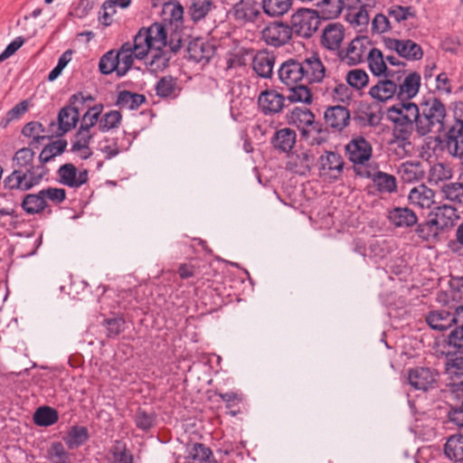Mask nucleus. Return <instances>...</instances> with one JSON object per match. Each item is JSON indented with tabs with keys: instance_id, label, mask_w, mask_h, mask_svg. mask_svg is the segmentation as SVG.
Instances as JSON below:
<instances>
[{
	"instance_id": "69168bd1",
	"label": "nucleus",
	"mask_w": 463,
	"mask_h": 463,
	"mask_svg": "<svg viewBox=\"0 0 463 463\" xmlns=\"http://www.w3.org/2000/svg\"><path fill=\"white\" fill-rule=\"evenodd\" d=\"M44 201H50L54 204H60L66 199V192L62 188L49 187L41 190Z\"/></svg>"
},
{
	"instance_id": "4be33fe9",
	"label": "nucleus",
	"mask_w": 463,
	"mask_h": 463,
	"mask_svg": "<svg viewBox=\"0 0 463 463\" xmlns=\"http://www.w3.org/2000/svg\"><path fill=\"white\" fill-rule=\"evenodd\" d=\"M437 373L427 367H417L409 372V383L417 390L426 391L436 382Z\"/></svg>"
},
{
	"instance_id": "f257e3e1",
	"label": "nucleus",
	"mask_w": 463,
	"mask_h": 463,
	"mask_svg": "<svg viewBox=\"0 0 463 463\" xmlns=\"http://www.w3.org/2000/svg\"><path fill=\"white\" fill-rule=\"evenodd\" d=\"M167 43L165 27L161 23H154L148 27H142L135 35L132 49L137 59H150V65L155 70H162L167 66L169 57L165 52Z\"/></svg>"
},
{
	"instance_id": "de8ad7c7",
	"label": "nucleus",
	"mask_w": 463,
	"mask_h": 463,
	"mask_svg": "<svg viewBox=\"0 0 463 463\" xmlns=\"http://www.w3.org/2000/svg\"><path fill=\"white\" fill-rule=\"evenodd\" d=\"M59 420L58 412L51 407H40L33 414V421L37 426L48 427Z\"/></svg>"
},
{
	"instance_id": "58836bf2",
	"label": "nucleus",
	"mask_w": 463,
	"mask_h": 463,
	"mask_svg": "<svg viewBox=\"0 0 463 463\" xmlns=\"http://www.w3.org/2000/svg\"><path fill=\"white\" fill-rule=\"evenodd\" d=\"M89 439L88 429L84 426H72L67 435L63 437V441L70 449L79 448Z\"/></svg>"
},
{
	"instance_id": "5701e85b",
	"label": "nucleus",
	"mask_w": 463,
	"mask_h": 463,
	"mask_svg": "<svg viewBox=\"0 0 463 463\" xmlns=\"http://www.w3.org/2000/svg\"><path fill=\"white\" fill-rule=\"evenodd\" d=\"M315 161L314 156L308 151L303 150L288 156L287 169L299 175H307Z\"/></svg>"
},
{
	"instance_id": "cd10ccee",
	"label": "nucleus",
	"mask_w": 463,
	"mask_h": 463,
	"mask_svg": "<svg viewBox=\"0 0 463 463\" xmlns=\"http://www.w3.org/2000/svg\"><path fill=\"white\" fill-rule=\"evenodd\" d=\"M386 117H395L402 120L417 123L419 107L411 101H400V103L395 104L387 109Z\"/></svg>"
},
{
	"instance_id": "f03ea898",
	"label": "nucleus",
	"mask_w": 463,
	"mask_h": 463,
	"mask_svg": "<svg viewBox=\"0 0 463 463\" xmlns=\"http://www.w3.org/2000/svg\"><path fill=\"white\" fill-rule=\"evenodd\" d=\"M279 80L287 87L299 83L321 82L326 75V68L317 54L305 59H288L278 71Z\"/></svg>"
},
{
	"instance_id": "a19ab883",
	"label": "nucleus",
	"mask_w": 463,
	"mask_h": 463,
	"mask_svg": "<svg viewBox=\"0 0 463 463\" xmlns=\"http://www.w3.org/2000/svg\"><path fill=\"white\" fill-rule=\"evenodd\" d=\"M321 170L326 174L335 172L341 174L344 168L343 157L335 152H326L320 156Z\"/></svg>"
},
{
	"instance_id": "2eb2a0df",
	"label": "nucleus",
	"mask_w": 463,
	"mask_h": 463,
	"mask_svg": "<svg viewBox=\"0 0 463 463\" xmlns=\"http://www.w3.org/2000/svg\"><path fill=\"white\" fill-rule=\"evenodd\" d=\"M57 174L59 182L71 188H79L89 180L88 171L86 169L78 171L77 167L71 163L61 165Z\"/></svg>"
},
{
	"instance_id": "ddd939ff",
	"label": "nucleus",
	"mask_w": 463,
	"mask_h": 463,
	"mask_svg": "<svg viewBox=\"0 0 463 463\" xmlns=\"http://www.w3.org/2000/svg\"><path fill=\"white\" fill-rule=\"evenodd\" d=\"M384 45L387 49L396 52L400 57L407 61H419L423 57L421 46L410 39L387 38L384 40Z\"/></svg>"
},
{
	"instance_id": "5fc2aeb1",
	"label": "nucleus",
	"mask_w": 463,
	"mask_h": 463,
	"mask_svg": "<svg viewBox=\"0 0 463 463\" xmlns=\"http://www.w3.org/2000/svg\"><path fill=\"white\" fill-rule=\"evenodd\" d=\"M445 373L449 380L463 377V356H448Z\"/></svg>"
},
{
	"instance_id": "79ce46f5",
	"label": "nucleus",
	"mask_w": 463,
	"mask_h": 463,
	"mask_svg": "<svg viewBox=\"0 0 463 463\" xmlns=\"http://www.w3.org/2000/svg\"><path fill=\"white\" fill-rule=\"evenodd\" d=\"M45 458L50 463H72L70 453L60 441L52 442L46 450Z\"/></svg>"
},
{
	"instance_id": "f8f14e48",
	"label": "nucleus",
	"mask_w": 463,
	"mask_h": 463,
	"mask_svg": "<svg viewBox=\"0 0 463 463\" xmlns=\"http://www.w3.org/2000/svg\"><path fill=\"white\" fill-rule=\"evenodd\" d=\"M369 48L370 41L367 37H356L348 44L345 51L339 52V57L343 62L348 65H356L367 58Z\"/></svg>"
},
{
	"instance_id": "e433bc0d",
	"label": "nucleus",
	"mask_w": 463,
	"mask_h": 463,
	"mask_svg": "<svg viewBox=\"0 0 463 463\" xmlns=\"http://www.w3.org/2000/svg\"><path fill=\"white\" fill-rule=\"evenodd\" d=\"M132 46V43L128 42L123 43L118 52H115L116 56L118 57L119 76H124L132 67L134 60L137 59Z\"/></svg>"
},
{
	"instance_id": "1a4fd4ad",
	"label": "nucleus",
	"mask_w": 463,
	"mask_h": 463,
	"mask_svg": "<svg viewBox=\"0 0 463 463\" xmlns=\"http://www.w3.org/2000/svg\"><path fill=\"white\" fill-rule=\"evenodd\" d=\"M319 20L317 13L310 9H299L291 16L292 33L300 37L309 38L317 30Z\"/></svg>"
},
{
	"instance_id": "4468645a",
	"label": "nucleus",
	"mask_w": 463,
	"mask_h": 463,
	"mask_svg": "<svg viewBox=\"0 0 463 463\" xmlns=\"http://www.w3.org/2000/svg\"><path fill=\"white\" fill-rule=\"evenodd\" d=\"M392 123V145H396L397 147L402 148V151L406 150L407 146H411L410 137L416 130V122L402 120L395 117H387Z\"/></svg>"
},
{
	"instance_id": "aec40b11",
	"label": "nucleus",
	"mask_w": 463,
	"mask_h": 463,
	"mask_svg": "<svg viewBox=\"0 0 463 463\" xmlns=\"http://www.w3.org/2000/svg\"><path fill=\"white\" fill-rule=\"evenodd\" d=\"M408 199L411 205L420 209H430L436 203L435 192L425 184L413 187Z\"/></svg>"
},
{
	"instance_id": "e2e57ef3",
	"label": "nucleus",
	"mask_w": 463,
	"mask_h": 463,
	"mask_svg": "<svg viewBox=\"0 0 463 463\" xmlns=\"http://www.w3.org/2000/svg\"><path fill=\"white\" fill-rule=\"evenodd\" d=\"M211 0H193L190 7L191 17L194 21L203 19L211 9Z\"/></svg>"
},
{
	"instance_id": "c756f323",
	"label": "nucleus",
	"mask_w": 463,
	"mask_h": 463,
	"mask_svg": "<svg viewBox=\"0 0 463 463\" xmlns=\"http://www.w3.org/2000/svg\"><path fill=\"white\" fill-rule=\"evenodd\" d=\"M446 458L452 463L463 462V434L449 436L443 446Z\"/></svg>"
},
{
	"instance_id": "2f4dec72",
	"label": "nucleus",
	"mask_w": 463,
	"mask_h": 463,
	"mask_svg": "<svg viewBox=\"0 0 463 463\" xmlns=\"http://www.w3.org/2000/svg\"><path fill=\"white\" fill-rule=\"evenodd\" d=\"M397 84L390 79L379 80L377 84L373 85L370 90V96L378 101H386L397 96Z\"/></svg>"
},
{
	"instance_id": "72a5a7b5",
	"label": "nucleus",
	"mask_w": 463,
	"mask_h": 463,
	"mask_svg": "<svg viewBox=\"0 0 463 463\" xmlns=\"http://www.w3.org/2000/svg\"><path fill=\"white\" fill-rule=\"evenodd\" d=\"M297 134L293 129L284 128L276 131L272 137L273 146L281 152H289L296 144Z\"/></svg>"
},
{
	"instance_id": "dca6fc26",
	"label": "nucleus",
	"mask_w": 463,
	"mask_h": 463,
	"mask_svg": "<svg viewBox=\"0 0 463 463\" xmlns=\"http://www.w3.org/2000/svg\"><path fill=\"white\" fill-rule=\"evenodd\" d=\"M286 98L275 90H266L260 93L258 104L265 115H274L282 111Z\"/></svg>"
},
{
	"instance_id": "9d476101",
	"label": "nucleus",
	"mask_w": 463,
	"mask_h": 463,
	"mask_svg": "<svg viewBox=\"0 0 463 463\" xmlns=\"http://www.w3.org/2000/svg\"><path fill=\"white\" fill-rule=\"evenodd\" d=\"M292 38V28L282 22H269L261 30V39L270 46L280 47Z\"/></svg>"
},
{
	"instance_id": "9b49d317",
	"label": "nucleus",
	"mask_w": 463,
	"mask_h": 463,
	"mask_svg": "<svg viewBox=\"0 0 463 463\" xmlns=\"http://www.w3.org/2000/svg\"><path fill=\"white\" fill-rule=\"evenodd\" d=\"M260 3L256 0H241L233 5L234 19L241 24H257L263 18Z\"/></svg>"
},
{
	"instance_id": "ea45409f",
	"label": "nucleus",
	"mask_w": 463,
	"mask_h": 463,
	"mask_svg": "<svg viewBox=\"0 0 463 463\" xmlns=\"http://www.w3.org/2000/svg\"><path fill=\"white\" fill-rule=\"evenodd\" d=\"M398 174L404 182L410 183L422 178L424 170L421 163L407 161L399 166Z\"/></svg>"
},
{
	"instance_id": "4c0bfd02",
	"label": "nucleus",
	"mask_w": 463,
	"mask_h": 463,
	"mask_svg": "<svg viewBox=\"0 0 463 463\" xmlns=\"http://www.w3.org/2000/svg\"><path fill=\"white\" fill-rule=\"evenodd\" d=\"M34 151L30 147L18 149L12 157L13 171L22 172L34 165Z\"/></svg>"
},
{
	"instance_id": "6e6d98bb",
	"label": "nucleus",
	"mask_w": 463,
	"mask_h": 463,
	"mask_svg": "<svg viewBox=\"0 0 463 463\" xmlns=\"http://www.w3.org/2000/svg\"><path fill=\"white\" fill-rule=\"evenodd\" d=\"M99 67L103 74L116 71L118 76H119L118 57L116 56L115 51H109L105 53L99 61Z\"/></svg>"
},
{
	"instance_id": "0eeeda50",
	"label": "nucleus",
	"mask_w": 463,
	"mask_h": 463,
	"mask_svg": "<svg viewBox=\"0 0 463 463\" xmlns=\"http://www.w3.org/2000/svg\"><path fill=\"white\" fill-rule=\"evenodd\" d=\"M357 175L372 180L376 190L381 194H392L397 191L396 177L379 170L378 165L358 166Z\"/></svg>"
},
{
	"instance_id": "423d86ee",
	"label": "nucleus",
	"mask_w": 463,
	"mask_h": 463,
	"mask_svg": "<svg viewBox=\"0 0 463 463\" xmlns=\"http://www.w3.org/2000/svg\"><path fill=\"white\" fill-rule=\"evenodd\" d=\"M90 94L78 92L70 98V104L63 107L58 114V130L59 136H61L74 128L80 118V110L87 101H93Z\"/></svg>"
},
{
	"instance_id": "a878e982",
	"label": "nucleus",
	"mask_w": 463,
	"mask_h": 463,
	"mask_svg": "<svg viewBox=\"0 0 463 463\" xmlns=\"http://www.w3.org/2000/svg\"><path fill=\"white\" fill-rule=\"evenodd\" d=\"M446 146L454 156H463V121L457 120L449 129Z\"/></svg>"
},
{
	"instance_id": "b1692460",
	"label": "nucleus",
	"mask_w": 463,
	"mask_h": 463,
	"mask_svg": "<svg viewBox=\"0 0 463 463\" xmlns=\"http://www.w3.org/2000/svg\"><path fill=\"white\" fill-rule=\"evenodd\" d=\"M93 137L94 133L92 131L79 128L71 142V151L81 159H88L92 155L90 144Z\"/></svg>"
},
{
	"instance_id": "4d7b16f0",
	"label": "nucleus",
	"mask_w": 463,
	"mask_h": 463,
	"mask_svg": "<svg viewBox=\"0 0 463 463\" xmlns=\"http://www.w3.org/2000/svg\"><path fill=\"white\" fill-rule=\"evenodd\" d=\"M122 116L119 111L110 110L105 113L99 121V129L102 132H108L118 127Z\"/></svg>"
},
{
	"instance_id": "09e8293b",
	"label": "nucleus",
	"mask_w": 463,
	"mask_h": 463,
	"mask_svg": "<svg viewBox=\"0 0 463 463\" xmlns=\"http://www.w3.org/2000/svg\"><path fill=\"white\" fill-rule=\"evenodd\" d=\"M451 177V168L445 164L438 163L430 168L428 181L430 184H439L441 182L449 180Z\"/></svg>"
},
{
	"instance_id": "39448f33",
	"label": "nucleus",
	"mask_w": 463,
	"mask_h": 463,
	"mask_svg": "<svg viewBox=\"0 0 463 463\" xmlns=\"http://www.w3.org/2000/svg\"><path fill=\"white\" fill-rule=\"evenodd\" d=\"M46 170L42 165H33L22 172L12 171L3 181L5 190L28 191L41 183Z\"/></svg>"
},
{
	"instance_id": "473e14b6",
	"label": "nucleus",
	"mask_w": 463,
	"mask_h": 463,
	"mask_svg": "<svg viewBox=\"0 0 463 463\" xmlns=\"http://www.w3.org/2000/svg\"><path fill=\"white\" fill-rule=\"evenodd\" d=\"M189 58L195 62H208L213 55L212 45L201 40H195L189 43L187 48Z\"/></svg>"
},
{
	"instance_id": "c9c22d12",
	"label": "nucleus",
	"mask_w": 463,
	"mask_h": 463,
	"mask_svg": "<svg viewBox=\"0 0 463 463\" xmlns=\"http://www.w3.org/2000/svg\"><path fill=\"white\" fill-rule=\"evenodd\" d=\"M262 11L269 17H279L287 14L292 5V0H261Z\"/></svg>"
},
{
	"instance_id": "c03bdc74",
	"label": "nucleus",
	"mask_w": 463,
	"mask_h": 463,
	"mask_svg": "<svg viewBox=\"0 0 463 463\" xmlns=\"http://www.w3.org/2000/svg\"><path fill=\"white\" fill-rule=\"evenodd\" d=\"M188 463H216L213 457L211 449L203 444L195 443L193 445L188 459Z\"/></svg>"
},
{
	"instance_id": "412c9836",
	"label": "nucleus",
	"mask_w": 463,
	"mask_h": 463,
	"mask_svg": "<svg viewBox=\"0 0 463 463\" xmlns=\"http://www.w3.org/2000/svg\"><path fill=\"white\" fill-rule=\"evenodd\" d=\"M430 217L440 230L454 226L459 219L458 210L448 204L434 207Z\"/></svg>"
},
{
	"instance_id": "49530a36",
	"label": "nucleus",
	"mask_w": 463,
	"mask_h": 463,
	"mask_svg": "<svg viewBox=\"0 0 463 463\" xmlns=\"http://www.w3.org/2000/svg\"><path fill=\"white\" fill-rule=\"evenodd\" d=\"M388 16L392 18L396 23L401 24L417 16L416 9L413 6H403L401 5H392L387 9Z\"/></svg>"
},
{
	"instance_id": "338daca9",
	"label": "nucleus",
	"mask_w": 463,
	"mask_h": 463,
	"mask_svg": "<svg viewBox=\"0 0 463 463\" xmlns=\"http://www.w3.org/2000/svg\"><path fill=\"white\" fill-rule=\"evenodd\" d=\"M117 1L106 0L102 4V13H99V21L105 26L111 24L112 16L116 14Z\"/></svg>"
},
{
	"instance_id": "37998d69",
	"label": "nucleus",
	"mask_w": 463,
	"mask_h": 463,
	"mask_svg": "<svg viewBox=\"0 0 463 463\" xmlns=\"http://www.w3.org/2000/svg\"><path fill=\"white\" fill-rule=\"evenodd\" d=\"M146 102V97L142 94L123 90L118 93L117 105L121 109H137Z\"/></svg>"
},
{
	"instance_id": "0e129e2a",
	"label": "nucleus",
	"mask_w": 463,
	"mask_h": 463,
	"mask_svg": "<svg viewBox=\"0 0 463 463\" xmlns=\"http://www.w3.org/2000/svg\"><path fill=\"white\" fill-rule=\"evenodd\" d=\"M165 14H169V22L178 26L183 21L184 8L179 3H167L164 6Z\"/></svg>"
},
{
	"instance_id": "20e7f679",
	"label": "nucleus",
	"mask_w": 463,
	"mask_h": 463,
	"mask_svg": "<svg viewBox=\"0 0 463 463\" xmlns=\"http://www.w3.org/2000/svg\"><path fill=\"white\" fill-rule=\"evenodd\" d=\"M288 123L300 129L304 137L317 135L312 137L313 143L321 144L326 139V130L315 120V115L308 109H293L288 116Z\"/></svg>"
},
{
	"instance_id": "6e6552de",
	"label": "nucleus",
	"mask_w": 463,
	"mask_h": 463,
	"mask_svg": "<svg viewBox=\"0 0 463 463\" xmlns=\"http://www.w3.org/2000/svg\"><path fill=\"white\" fill-rule=\"evenodd\" d=\"M348 159L354 163V171L357 175L358 166H367L373 156L371 143L362 136L354 137L345 146Z\"/></svg>"
},
{
	"instance_id": "f3484780",
	"label": "nucleus",
	"mask_w": 463,
	"mask_h": 463,
	"mask_svg": "<svg viewBox=\"0 0 463 463\" xmlns=\"http://www.w3.org/2000/svg\"><path fill=\"white\" fill-rule=\"evenodd\" d=\"M344 39V25L339 23H330L324 27L320 43L326 49L336 51L340 48Z\"/></svg>"
},
{
	"instance_id": "603ef678",
	"label": "nucleus",
	"mask_w": 463,
	"mask_h": 463,
	"mask_svg": "<svg viewBox=\"0 0 463 463\" xmlns=\"http://www.w3.org/2000/svg\"><path fill=\"white\" fill-rule=\"evenodd\" d=\"M103 105L97 104L92 107H89L88 110L82 117L81 124L80 128L91 131L95 125H99V116L102 112Z\"/></svg>"
},
{
	"instance_id": "3c124183",
	"label": "nucleus",
	"mask_w": 463,
	"mask_h": 463,
	"mask_svg": "<svg viewBox=\"0 0 463 463\" xmlns=\"http://www.w3.org/2000/svg\"><path fill=\"white\" fill-rule=\"evenodd\" d=\"M66 145L63 140H56L45 146L39 156L40 162L45 164L55 156L61 155L66 148Z\"/></svg>"
},
{
	"instance_id": "393cba45",
	"label": "nucleus",
	"mask_w": 463,
	"mask_h": 463,
	"mask_svg": "<svg viewBox=\"0 0 463 463\" xmlns=\"http://www.w3.org/2000/svg\"><path fill=\"white\" fill-rule=\"evenodd\" d=\"M390 222L398 228H409L418 222L416 213L408 207H394L388 213Z\"/></svg>"
},
{
	"instance_id": "a211bd4d",
	"label": "nucleus",
	"mask_w": 463,
	"mask_h": 463,
	"mask_svg": "<svg viewBox=\"0 0 463 463\" xmlns=\"http://www.w3.org/2000/svg\"><path fill=\"white\" fill-rule=\"evenodd\" d=\"M324 119L327 128L341 131L349 124L350 112L344 106L329 107L324 113Z\"/></svg>"
},
{
	"instance_id": "7ed1b4c3",
	"label": "nucleus",
	"mask_w": 463,
	"mask_h": 463,
	"mask_svg": "<svg viewBox=\"0 0 463 463\" xmlns=\"http://www.w3.org/2000/svg\"><path fill=\"white\" fill-rule=\"evenodd\" d=\"M446 109L444 104L438 99L427 102L422 111H419L416 123V131L420 136H426L430 133L439 134L444 131V119Z\"/></svg>"
},
{
	"instance_id": "864d4df0",
	"label": "nucleus",
	"mask_w": 463,
	"mask_h": 463,
	"mask_svg": "<svg viewBox=\"0 0 463 463\" xmlns=\"http://www.w3.org/2000/svg\"><path fill=\"white\" fill-rule=\"evenodd\" d=\"M442 196L451 202L463 203V184L455 182L445 184L441 188Z\"/></svg>"
},
{
	"instance_id": "bb28decb",
	"label": "nucleus",
	"mask_w": 463,
	"mask_h": 463,
	"mask_svg": "<svg viewBox=\"0 0 463 463\" xmlns=\"http://www.w3.org/2000/svg\"><path fill=\"white\" fill-rule=\"evenodd\" d=\"M368 66L375 76H384L386 78L393 77L395 71L388 68L383 52L376 49H370L367 54Z\"/></svg>"
},
{
	"instance_id": "052dcab7",
	"label": "nucleus",
	"mask_w": 463,
	"mask_h": 463,
	"mask_svg": "<svg viewBox=\"0 0 463 463\" xmlns=\"http://www.w3.org/2000/svg\"><path fill=\"white\" fill-rule=\"evenodd\" d=\"M110 454L109 463H133L132 455L127 451L125 445L120 442H116L110 449Z\"/></svg>"
},
{
	"instance_id": "774afa93",
	"label": "nucleus",
	"mask_w": 463,
	"mask_h": 463,
	"mask_svg": "<svg viewBox=\"0 0 463 463\" xmlns=\"http://www.w3.org/2000/svg\"><path fill=\"white\" fill-rule=\"evenodd\" d=\"M154 422L155 416L153 413H148L139 409L135 414V423L141 430H149L154 425Z\"/></svg>"
},
{
	"instance_id": "13d9d810",
	"label": "nucleus",
	"mask_w": 463,
	"mask_h": 463,
	"mask_svg": "<svg viewBox=\"0 0 463 463\" xmlns=\"http://www.w3.org/2000/svg\"><path fill=\"white\" fill-rule=\"evenodd\" d=\"M347 83L355 90H362L367 86L368 74L362 69H354L346 74Z\"/></svg>"
},
{
	"instance_id": "c85d7f7f",
	"label": "nucleus",
	"mask_w": 463,
	"mask_h": 463,
	"mask_svg": "<svg viewBox=\"0 0 463 463\" xmlns=\"http://www.w3.org/2000/svg\"><path fill=\"white\" fill-rule=\"evenodd\" d=\"M275 57L268 52H259L253 58L252 69L258 76L269 79L273 74Z\"/></svg>"
},
{
	"instance_id": "6ab92c4d",
	"label": "nucleus",
	"mask_w": 463,
	"mask_h": 463,
	"mask_svg": "<svg viewBox=\"0 0 463 463\" xmlns=\"http://www.w3.org/2000/svg\"><path fill=\"white\" fill-rule=\"evenodd\" d=\"M421 84L420 73L413 71L406 75L397 85V99L400 101H410L419 93Z\"/></svg>"
},
{
	"instance_id": "f704fd0d",
	"label": "nucleus",
	"mask_w": 463,
	"mask_h": 463,
	"mask_svg": "<svg viewBox=\"0 0 463 463\" xmlns=\"http://www.w3.org/2000/svg\"><path fill=\"white\" fill-rule=\"evenodd\" d=\"M21 207L27 214H39L48 207V203L39 191L37 194H26L21 203Z\"/></svg>"
},
{
	"instance_id": "8fccbe9b",
	"label": "nucleus",
	"mask_w": 463,
	"mask_h": 463,
	"mask_svg": "<svg viewBox=\"0 0 463 463\" xmlns=\"http://www.w3.org/2000/svg\"><path fill=\"white\" fill-rule=\"evenodd\" d=\"M318 7L322 16L325 19L336 18L343 11V0H322L318 4Z\"/></svg>"
},
{
	"instance_id": "bf43d9fd",
	"label": "nucleus",
	"mask_w": 463,
	"mask_h": 463,
	"mask_svg": "<svg viewBox=\"0 0 463 463\" xmlns=\"http://www.w3.org/2000/svg\"><path fill=\"white\" fill-rule=\"evenodd\" d=\"M439 231L441 230L431 218L428 222L420 223L416 229L418 236L423 241H430L436 239Z\"/></svg>"
},
{
	"instance_id": "7c9ffc66",
	"label": "nucleus",
	"mask_w": 463,
	"mask_h": 463,
	"mask_svg": "<svg viewBox=\"0 0 463 463\" xmlns=\"http://www.w3.org/2000/svg\"><path fill=\"white\" fill-rule=\"evenodd\" d=\"M426 321L431 328L444 331L456 324V317L447 310H434L427 316Z\"/></svg>"
},
{
	"instance_id": "a18cd8bd",
	"label": "nucleus",
	"mask_w": 463,
	"mask_h": 463,
	"mask_svg": "<svg viewBox=\"0 0 463 463\" xmlns=\"http://www.w3.org/2000/svg\"><path fill=\"white\" fill-rule=\"evenodd\" d=\"M309 83H299L296 86L288 87L289 94L287 99L291 103L301 102L305 104L312 103V94L307 85Z\"/></svg>"
},
{
	"instance_id": "680f3d73",
	"label": "nucleus",
	"mask_w": 463,
	"mask_h": 463,
	"mask_svg": "<svg viewBox=\"0 0 463 463\" xmlns=\"http://www.w3.org/2000/svg\"><path fill=\"white\" fill-rule=\"evenodd\" d=\"M176 81L172 77H163L156 86V94L162 98L175 96Z\"/></svg>"
}]
</instances>
